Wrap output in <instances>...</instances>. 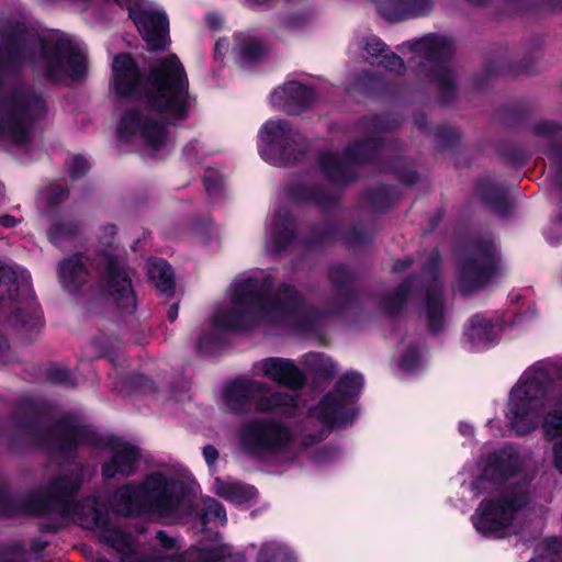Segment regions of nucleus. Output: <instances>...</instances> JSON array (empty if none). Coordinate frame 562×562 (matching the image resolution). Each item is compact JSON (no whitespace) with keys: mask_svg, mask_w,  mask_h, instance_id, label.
<instances>
[{"mask_svg":"<svg viewBox=\"0 0 562 562\" xmlns=\"http://www.w3.org/2000/svg\"><path fill=\"white\" fill-rule=\"evenodd\" d=\"M224 402L234 413L244 412L249 402H254L256 409L262 413L281 409L285 414H292L299 405L295 394L274 391L268 383L254 379H240L227 385Z\"/></svg>","mask_w":562,"mask_h":562,"instance_id":"nucleus-8","label":"nucleus"},{"mask_svg":"<svg viewBox=\"0 0 562 562\" xmlns=\"http://www.w3.org/2000/svg\"><path fill=\"white\" fill-rule=\"evenodd\" d=\"M114 236L115 227L113 225L105 226L99 236L100 256L104 266L102 286L123 313H132L136 308V299L117 249L113 247Z\"/></svg>","mask_w":562,"mask_h":562,"instance_id":"nucleus-10","label":"nucleus"},{"mask_svg":"<svg viewBox=\"0 0 562 562\" xmlns=\"http://www.w3.org/2000/svg\"><path fill=\"white\" fill-rule=\"evenodd\" d=\"M227 520L225 508L213 498L203 499L201 521L205 526L210 522L225 525Z\"/></svg>","mask_w":562,"mask_h":562,"instance_id":"nucleus-33","label":"nucleus"},{"mask_svg":"<svg viewBox=\"0 0 562 562\" xmlns=\"http://www.w3.org/2000/svg\"><path fill=\"white\" fill-rule=\"evenodd\" d=\"M257 562H296V557L286 546L267 541L259 547Z\"/></svg>","mask_w":562,"mask_h":562,"instance_id":"nucleus-28","label":"nucleus"},{"mask_svg":"<svg viewBox=\"0 0 562 562\" xmlns=\"http://www.w3.org/2000/svg\"><path fill=\"white\" fill-rule=\"evenodd\" d=\"M260 274L243 276L231 284L227 301L216 307L207 325L212 337L200 338L199 349L206 348L224 330L295 325L299 322L302 306L297 292L282 285L273 295L266 296L262 291L271 281Z\"/></svg>","mask_w":562,"mask_h":562,"instance_id":"nucleus-4","label":"nucleus"},{"mask_svg":"<svg viewBox=\"0 0 562 562\" xmlns=\"http://www.w3.org/2000/svg\"><path fill=\"white\" fill-rule=\"evenodd\" d=\"M228 48V42L226 40H220L215 44V54L222 55L224 54V50Z\"/></svg>","mask_w":562,"mask_h":562,"instance_id":"nucleus-49","label":"nucleus"},{"mask_svg":"<svg viewBox=\"0 0 562 562\" xmlns=\"http://www.w3.org/2000/svg\"><path fill=\"white\" fill-rule=\"evenodd\" d=\"M368 150L369 143L361 142L356 144L355 148L348 149L344 159L334 154L324 153L319 157V167L330 180L342 182L348 179L349 165L367 159L369 157Z\"/></svg>","mask_w":562,"mask_h":562,"instance_id":"nucleus-19","label":"nucleus"},{"mask_svg":"<svg viewBox=\"0 0 562 562\" xmlns=\"http://www.w3.org/2000/svg\"><path fill=\"white\" fill-rule=\"evenodd\" d=\"M299 135L290 122L271 119L263 123L258 132V150L269 164L280 165L290 157V150Z\"/></svg>","mask_w":562,"mask_h":562,"instance_id":"nucleus-14","label":"nucleus"},{"mask_svg":"<svg viewBox=\"0 0 562 562\" xmlns=\"http://www.w3.org/2000/svg\"><path fill=\"white\" fill-rule=\"evenodd\" d=\"M305 362L314 373L324 378L331 376L336 369V366L330 358L319 353L306 355Z\"/></svg>","mask_w":562,"mask_h":562,"instance_id":"nucleus-35","label":"nucleus"},{"mask_svg":"<svg viewBox=\"0 0 562 562\" xmlns=\"http://www.w3.org/2000/svg\"><path fill=\"white\" fill-rule=\"evenodd\" d=\"M0 35V146L24 162L34 148L32 127L46 108L32 90L11 88L5 67L20 63L50 81L63 82L85 74L86 55L83 46L69 36L57 32L40 36L21 18H1Z\"/></svg>","mask_w":562,"mask_h":562,"instance_id":"nucleus-1","label":"nucleus"},{"mask_svg":"<svg viewBox=\"0 0 562 562\" xmlns=\"http://www.w3.org/2000/svg\"><path fill=\"white\" fill-rule=\"evenodd\" d=\"M202 154L203 145L198 140L190 142L183 148V156L189 162L196 161Z\"/></svg>","mask_w":562,"mask_h":562,"instance_id":"nucleus-41","label":"nucleus"},{"mask_svg":"<svg viewBox=\"0 0 562 562\" xmlns=\"http://www.w3.org/2000/svg\"><path fill=\"white\" fill-rule=\"evenodd\" d=\"M407 47L419 58L435 60L448 56L452 44L446 36L430 34L408 43Z\"/></svg>","mask_w":562,"mask_h":562,"instance_id":"nucleus-25","label":"nucleus"},{"mask_svg":"<svg viewBox=\"0 0 562 562\" xmlns=\"http://www.w3.org/2000/svg\"><path fill=\"white\" fill-rule=\"evenodd\" d=\"M502 330L499 323L483 315H474L464 328L463 342L472 351H481L493 346Z\"/></svg>","mask_w":562,"mask_h":562,"instance_id":"nucleus-17","label":"nucleus"},{"mask_svg":"<svg viewBox=\"0 0 562 562\" xmlns=\"http://www.w3.org/2000/svg\"><path fill=\"white\" fill-rule=\"evenodd\" d=\"M0 286L8 288L10 297H21L23 302V307L16 310L12 316L14 326L25 336L38 331L43 326V316L34 302L27 270L15 263L0 262Z\"/></svg>","mask_w":562,"mask_h":562,"instance_id":"nucleus-11","label":"nucleus"},{"mask_svg":"<svg viewBox=\"0 0 562 562\" xmlns=\"http://www.w3.org/2000/svg\"><path fill=\"white\" fill-rule=\"evenodd\" d=\"M376 7L385 19L401 21L427 14L432 3L430 0H376Z\"/></svg>","mask_w":562,"mask_h":562,"instance_id":"nucleus-22","label":"nucleus"},{"mask_svg":"<svg viewBox=\"0 0 562 562\" xmlns=\"http://www.w3.org/2000/svg\"><path fill=\"white\" fill-rule=\"evenodd\" d=\"M313 98L312 90L305 85L292 80L277 88L270 97L273 108L296 113L306 106Z\"/></svg>","mask_w":562,"mask_h":562,"instance_id":"nucleus-21","label":"nucleus"},{"mask_svg":"<svg viewBox=\"0 0 562 562\" xmlns=\"http://www.w3.org/2000/svg\"><path fill=\"white\" fill-rule=\"evenodd\" d=\"M157 538L159 539L160 543L166 548H171L173 544V541L161 531L157 533Z\"/></svg>","mask_w":562,"mask_h":562,"instance_id":"nucleus-50","label":"nucleus"},{"mask_svg":"<svg viewBox=\"0 0 562 562\" xmlns=\"http://www.w3.org/2000/svg\"><path fill=\"white\" fill-rule=\"evenodd\" d=\"M212 178H213V171L212 170H209L205 176H204V182L207 187V190H215L216 189V184L212 182Z\"/></svg>","mask_w":562,"mask_h":562,"instance_id":"nucleus-51","label":"nucleus"},{"mask_svg":"<svg viewBox=\"0 0 562 562\" xmlns=\"http://www.w3.org/2000/svg\"><path fill=\"white\" fill-rule=\"evenodd\" d=\"M521 469L522 458L518 450L506 446L464 469L463 485H467L475 494L487 493L516 476Z\"/></svg>","mask_w":562,"mask_h":562,"instance_id":"nucleus-9","label":"nucleus"},{"mask_svg":"<svg viewBox=\"0 0 562 562\" xmlns=\"http://www.w3.org/2000/svg\"><path fill=\"white\" fill-rule=\"evenodd\" d=\"M112 89L121 97L139 93L143 103L125 112L117 136L137 146L144 154H164L170 143L167 125L188 116L189 82L183 65L175 54L156 58L144 86L138 67L127 54L119 55L112 64Z\"/></svg>","mask_w":562,"mask_h":562,"instance_id":"nucleus-2","label":"nucleus"},{"mask_svg":"<svg viewBox=\"0 0 562 562\" xmlns=\"http://www.w3.org/2000/svg\"><path fill=\"white\" fill-rule=\"evenodd\" d=\"M213 491L220 497L236 505L246 504L256 496L255 487L220 477L214 480Z\"/></svg>","mask_w":562,"mask_h":562,"instance_id":"nucleus-26","label":"nucleus"},{"mask_svg":"<svg viewBox=\"0 0 562 562\" xmlns=\"http://www.w3.org/2000/svg\"><path fill=\"white\" fill-rule=\"evenodd\" d=\"M459 431L464 437H472L473 434H474L472 425L468 424V423H460L459 424Z\"/></svg>","mask_w":562,"mask_h":562,"instance_id":"nucleus-46","label":"nucleus"},{"mask_svg":"<svg viewBox=\"0 0 562 562\" xmlns=\"http://www.w3.org/2000/svg\"><path fill=\"white\" fill-rule=\"evenodd\" d=\"M497 268L495 248L481 251L474 260L467 262L460 270L458 289L463 294H469L483 286L494 274Z\"/></svg>","mask_w":562,"mask_h":562,"instance_id":"nucleus-16","label":"nucleus"},{"mask_svg":"<svg viewBox=\"0 0 562 562\" xmlns=\"http://www.w3.org/2000/svg\"><path fill=\"white\" fill-rule=\"evenodd\" d=\"M419 315L423 317L432 333L443 328L447 317L442 301L441 289L435 283L429 286L419 305Z\"/></svg>","mask_w":562,"mask_h":562,"instance_id":"nucleus-23","label":"nucleus"},{"mask_svg":"<svg viewBox=\"0 0 562 562\" xmlns=\"http://www.w3.org/2000/svg\"><path fill=\"white\" fill-rule=\"evenodd\" d=\"M148 276L161 292H169L173 288V276L170 266L162 259H153L148 262Z\"/></svg>","mask_w":562,"mask_h":562,"instance_id":"nucleus-29","label":"nucleus"},{"mask_svg":"<svg viewBox=\"0 0 562 562\" xmlns=\"http://www.w3.org/2000/svg\"><path fill=\"white\" fill-rule=\"evenodd\" d=\"M541 426L548 440L562 439V401L557 402L543 415Z\"/></svg>","mask_w":562,"mask_h":562,"instance_id":"nucleus-30","label":"nucleus"},{"mask_svg":"<svg viewBox=\"0 0 562 562\" xmlns=\"http://www.w3.org/2000/svg\"><path fill=\"white\" fill-rule=\"evenodd\" d=\"M254 373L292 391L300 390L305 383L302 370L292 360L281 357L261 359L254 364Z\"/></svg>","mask_w":562,"mask_h":562,"instance_id":"nucleus-15","label":"nucleus"},{"mask_svg":"<svg viewBox=\"0 0 562 562\" xmlns=\"http://www.w3.org/2000/svg\"><path fill=\"white\" fill-rule=\"evenodd\" d=\"M529 503L525 485L507 488L499 495L480 503L472 522L477 532L502 538L513 532Z\"/></svg>","mask_w":562,"mask_h":562,"instance_id":"nucleus-7","label":"nucleus"},{"mask_svg":"<svg viewBox=\"0 0 562 562\" xmlns=\"http://www.w3.org/2000/svg\"><path fill=\"white\" fill-rule=\"evenodd\" d=\"M293 223L284 210L272 211L265 224V247L269 252L280 251L293 237Z\"/></svg>","mask_w":562,"mask_h":562,"instance_id":"nucleus-20","label":"nucleus"},{"mask_svg":"<svg viewBox=\"0 0 562 562\" xmlns=\"http://www.w3.org/2000/svg\"><path fill=\"white\" fill-rule=\"evenodd\" d=\"M552 458L554 468L562 475V438L553 445Z\"/></svg>","mask_w":562,"mask_h":562,"instance_id":"nucleus-44","label":"nucleus"},{"mask_svg":"<svg viewBox=\"0 0 562 562\" xmlns=\"http://www.w3.org/2000/svg\"><path fill=\"white\" fill-rule=\"evenodd\" d=\"M167 316L170 322H175L178 317V306L171 305L168 310Z\"/></svg>","mask_w":562,"mask_h":562,"instance_id":"nucleus-53","label":"nucleus"},{"mask_svg":"<svg viewBox=\"0 0 562 562\" xmlns=\"http://www.w3.org/2000/svg\"><path fill=\"white\" fill-rule=\"evenodd\" d=\"M350 53L361 52L364 59L374 63L379 54L384 50V44L375 36L357 37L349 47Z\"/></svg>","mask_w":562,"mask_h":562,"instance_id":"nucleus-31","label":"nucleus"},{"mask_svg":"<svg viewBox=\"0 0 562 562\" xmlns=\"http://www.w3.org/2000/svg\"><path fill=\"white\" fill-rule=\"evenodd\" d=\"M562 560V541L550 539L537 549V555L530 562H559Z\"/></svg>","mask_w":562,"mask_h":562,"instance_id":"nucleus-34","label":"nucleus"},{"mask_svg":"<svg viewBox=\"0 0 562 562\" xmlns=\"http://www.w3.org/2000/svg\"><path fill=\"white\" fill-rule=\"evenodd\" d=\"M66 436H67V441H71V442L74 441V442H77V441H76L77 430H75V429H70V430H68V431H67V434H66ZM67 446H70V442H63V443H60V448H61V449H66V448H67Z\"/></svg>","mask_w":562,"mask_h":562,"instance_id":"nucleus-48","label":"nucleus"},{"mask_svg":"<svg viewBox=\"0 0 562 562\" xmlns=\"http://www.w3.org/2000/svg\"><path fill=\"white\" fill-rule=\"evenodd\" d=\"M87 266L79 256L64 260L58 266V279L67 293H75L87 281Z\"/></svg>","mask_w":562,"mask_h":562,"instance_id":"nucleus-24","label":"nucleus"},{"mask_svg":"<svg viewBox=\"0 0 562 562\" xmlns=\"http://www.w3.org/2000/svg\"><path fill=\"white\" fill-rule=\"evenodd\" d=\"M487 426L491 427V428L495 427L498 432L502 431V427H501V422L499 420H492L491 419V420L487 422Z\"/></svg>","mask_w":562,"mask_h":562,"instance_id":"nucleus-54","label":"nucleus"},{"mask_svg":"<svg viewBox=\"0 0 562 562\" xmlns=\"http://www.w3.org/2000/svg\"><path fill=\"white\" fill-rule=\"evenodd\" d=\"M380 65H383L385 68L391 71H401L404 68V63L401 57L397 55L390 53L382 56L380 60L376 61Z\"/></svg>","mask_w":562,"mask_h":562,"instance_id":"nucleus-40","label":"nucleus"},{"mask_svg":"<svg viewBox=\"0 0 562 562\" xmlns=\"http://www.w3.org/2000/svg\"><path fill=\"white\" fill-rule=\"evenodd\" d=\"M427 350L420 346L408 347L402 356L398 366L405 372H413L426 363Z\"/></svg>","mask_w":562,"mask_h":562,"instance_id":"nucleus-32","label":"nucleus"},{"mask_svg":"<svg viewBox=\"0 0 562 562\" xmlns=\"http://www.w3.org/2000/svg\"><path fill=\"white\" fill-rule=\"evenodd\" d=\"M184 492L183 482L169 470L149 474L139 486L125 485L112 499L113 508L121 515L150 514L172 517L178 513Z\"/></svg>","mask_w":562,"mask_h":562,"instance_id":"nucleus-5","label":"nucleus"},{"mask_svg":"<svg viewBox=\"0 0 562 562\" xmlns=\"http://www.w3.org/2000/svg\"><path fill=\"white\" fill-rule=\"evenodd\" d=\"M203 457L209 465H213L218 458V452L213 446H206L203 448Z\"/></svg>","mask_w":562,"mask_h":562,"instance_id":"nucleus-45","label":"nucleus"},{"mask_svg":"<svg viewBox=\"0 0 562 562\" xmlns=\"http://www.w3.org/2000/svg\"><path fill=\"white\" fill-rule=\"evenodd\" d=\"M115 1L127 7L130 16L151 49L164 48L168 44V19L158 5L142 0Z\"/></svg>","mask_w":562,"mask_h":562,"instance_id":"nucleus-13","label":"nucleus"},{"mask_svg":"<svg viewBox=\"0 0 562 562\" xmlns=\"http://www.w3.org/2000/svg\"><path fill=\"white\" fill-rule=\"evenodd\" d=\"M79 485L80 481L77 476L60 477L53 483L47 497L52 501L56 499V509L63 516L70 517L87 529H103L108 524V517L94 498H88L77 504L70 502V495Z\"/></svg>","mask_w":562,"mask_h":562,"instance_id":"nucleus-12","label":"nucleus"},{"mask_svg":"<svg viewBox=\"0 0 562 562\" xmlns=\"http://www.w3.org/2000/svg\"><path fill=\"white\" fill-rule=\"evenodd\" d=\"M65 196L66 191L64 188L56 184L41 191L38 195V203L46 212H50L55 210Z\"/></svg>","mask_w":562,"mask_h":562,"instance_id":"nucleus-36","label":"nucleus"},{"mask_svg":"<svg viewBox=\"0 0 562 562\" xmlns=\"http://www.w3.org/2000/svg\"><path fill=\"white\" fill-rule=\"evenodd\" d=\"M210 562H245V558L240 553H233L227 546L214 548L209 552Z\"/></svg>","mask_w":562,"mask_h":562,"instance_id":"nucleus-37","label":"nucleus"},{"mask_svg":"<svg viewBox=\"0 0 562 562\" xmlns=\"http://www.w3.org/2000/svg\"><path fill=\"white\" fill-rule=\"evenodd\" d=\"M49 378L52 381L60 384L74 385L76 383L70 371L61 367L53 369L49 373Z\"/></svg>","mask_w":562,"mask_h":562,"instance_id":"nucleus-39","label":"nucleus"},{"mask_svg":"<svg viewBox=\"0 0 562 562\" xmlns=\"http://www.w3.org/2000/svg\"><path fill=\"white\" fill-rule=\"evenodd\" d=\"M267 52L266 44L251 36H237L232 48L234 58L240 64H247L259 59Z\"/></svg>","mask_w":562,"mask_h":562,"instance_id":"nucleus-27","label":"nucleus"},{"mask_svg":"<svg viewBox=\"0 0 562 562\" xmlns=\"http://www.w3.org/2000/svg\"><path fill=\"white\" fill-rule=\"evenodd\" d=\"M49 508H50L49 504H42L38 508L35 509V512L42 513V512L48 510Z\"/></svg>","mask_w":562,"mask_h":562,"instance_id":"nucleus-55","label":"nucleus"},{"mask_svg":"<svg viewBox=\"0 0 562 562\" xmlns=\"http://www.w3.org/2000/svg\"><path fill=\"white\" fill-rule=\"evenodd\" d=\"M315 461L317 462H324L329 459V451L322 449L321 451H317L314 456Z\"/></svg>","mask_w":562,"mask_h":562,"instance_id":"nucleus-52","label":"nucleus"},{"mask_svg":"<svg viewBox=\"0 0 562 562\" xmlns=\"http://www.w3.org/2000/svg\"><path fill=\"white\" fill-rule=\"evenodd\" d=\"M75 225L64 221L55 222L48 229V238L52 243H59L64 237L71 235L75 232Z\"/></svg>","mask_w":562,"mask_h":562,"instance_id":"nucleus-38","label":"nucleus"},{"mask_svg":"<svg viewBox=\"0 0 562 562\" xmlns=\"http://www.w3.org/2000/svg\"><path fill=\"white\" fill-rule=\"evenodd\" d=\"M362 376L348 373L308 413L294 434L286 426L267 420H254L238 432V447L251 457H262L288 447L307 449L323 440L328 431L351 425L357 416L353 398L362 387Z\"/></svg>","mask_w":562,"mask_h":562,"instance_id":"nucleus-3","label":"nucleus"},{"mask_svg":"<svg viewBox=\"0 0 562 562\" xmlns=\"http://www.w3.org/2000/svg\"><path fill=\"white\" fill-rule=\"evenodd\" d=\"M109 448L112 456L111 460L103 465V475L105 477H113L116 474H133L136 470V462L139 459L138 449L121 438L110 439Z\"/></svg>","mask_w":562,"mask_h":562,"instance_id":"nucleus-18","label":"nucleus"},{"mask_svg":"<svg viewBox=\"0 0 562 562\" xmlns=\"http://www.w3.org/2000/svg\"><path fill=\"white\" fill-rule=\"evenodd\" d=\"M551 376L541 364L529 367L512 386L504 408L507 426L517 435L533 432L540 425Z\"/></svg>","mask_w":562,"mask_h":562,"instance_id":"nucleus-6","label":"nucleus"},{"mask_svg":"<svg viewBox=\"0 0 562 562\" xmlns=\"http://www.w3.org/2000/svg\"><path fill=\"white\" fill-rule=\"evenodd\" d=\"M434 78L442 89H449L453 85V76L446 67L436 70L434 72Z\"/></svg>","mask_w":562,"mask_h":562,"instance_id":"nucleus-42","label":"nucleus"},{"mask_svg":"<svg viewBox=\"0 0 562 562\" xmlns=\"http://www.w3.org/2000/svg\"><path fill=\"white\" fill-rule=\"evenodd\" d=\"M88 168H89V164L85 158H82L80 156H76L72 158L70 172L74 178H78V177L85 175L86 171L88 170Z\"/></svg>","mask_w":562,"mask_h":562,"instance_id":"nucleus-43","label":"nucleus"},{"mask_svg":"<svg viewBox=\"0 0 562 562\" xmlns=\"http://www.w3.org/2000/svg\"><path fill=\"white\" fill-rule=\"evenodd\" d=\"M16 224V220L10 215L0 216V225L3 227H13Z\"/></svg>","mask_w":562,"mask_h":562,"instance_id":"nucleus-47","label":"nucleus"}]
</instances>
